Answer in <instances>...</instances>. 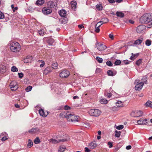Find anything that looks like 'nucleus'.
<instances>
[{
    "mask_svg": "<svg viewBox=\"0 0 152 152\" xmlns=\"http://www.w3.org/2000/svg\"><path fill=\"white\" fill-rule=\"evenodd\" d=\"M69 75V71L67 70H64L62 71L60 73V76L61 78H66L68 77Z\"/></svg>",
    "mask_w": 152,
    "mask_h": 152,
    "instance_id": "9d476101",
    "label": "nucleus"
},
{
    "mask_svg": "<svg viewBox=\"0 0 152 152\" xmlns=\"http://www.w3.org/2000/svg\"><path fill=\"white\" fill-rule=\"evenodd\" d=\"M146 107L152 108V102L149 101H147L145 104Z\"/></svg>",
    "mask_w": 152,
    "mask_h": 152,
    "instance_id": "cd10ccee",
    "label": "nucleus"
},
{
    "mask_svg": "<svg viewBox=\"0 0 152 152\" xmlns=\"http://www.w3.org/2000/svg\"><path fill=\"white\" fill-rule=\"evenodd\" d=\"M10 48L13 52H18L20 50L21 46L18 42H13L10 45Z\"/></svg>",
    "mask_w": 152,
    "mask_h": 152,
    "instance_id": "f03ea898",
    "label": "nucleus"
},
{
    "mask_svg": "<svg viewBox=\"0 0 152 152\" xmlns=\"http://www.w3.org/2000/svg\"><path fill=\"white\" fill-rule=\"evenodd\" d=\"M39 61L42 62V64L40 65V66L41 67H43L44 66V65L45 64V62H44V61H42L41 60H39Z\"/></svg>",
    "mask_w": 152,
    "mask_h": 152,
    "instance_id": "864d4df0",
    "label": "nucleus"
},
{
    "mask_svg": "<svg viewBox=\"0 0 152 152\" xmlns=\"http://www.w3.org/2000/svg\"><path fill=\"white\" fill-rule=\"evenodd\" d=\"M142 59L141 58L139 59L136 62V64L138 66H140L142 62Z\"/></svg>",
    "mask_w": 152,
    "mask_h": 152,
    "instance_id": "58836bf2",
    "label": "nucleus"
},
{
    "mask_svg": "<svg viewBox=\"0 0 152 152\" xmlns=\"http://www.w3.org/2000/svg\"><path fill=\"white\" fill-rule=\"evenodd\" d=\"M96 48L97 49L100 51L104 50L107 48L105 45L98 42L96 44Z\"/></svg>",
    "mask_w": 152,
    "mask_h": 152,
    "instance_id": "0eeeda50",
    "label": "nucleus"
},
{
    "mask_svg": "<svg viewBox=\"0 0 152 152\" xmlns=\"http://www.w3.org/2000/svg\"><path fill=\"white\" fill-rule=\"evenodd\" d=\"M64 108L65 110H69L70 109V108L69 106L66 105L64 106Z\"/></svg>",
    "mask_w": 152,
    "mask_h": 152,
    "instance_id": "680f3d73",
    "label": "nucleus"
},
{
    "mask_svg": "<svg viewBox=\"0 0 152 152\" xmlns=\"http://www.w3.org/2000/svg\"><path fill=\"white\" fill-rule=\"evenodd\" d=\"M78 116L75 115L70 114L69 113L68 116H67V120L68 121L71 122H75L78 121L77 120Z\"/></svg>",
    "mask_w": 152,
    "mask_h": 152,
    "instance_id": "20e7f679",
    "label": "nucleus"
},
{
    "mask_svg": "<svg viewBox=\"0 0 152 152\" xmlns=\"http://www.w3.org/2000/svg\"><path fill=\"white\" fill-rule=\"evenodd\" d=\"M107 144L109 146V147L110 148H111L113 147L112 143V142H108Z\"/></svg>",
    "mask_w": 152,
    "mask_h": 152,
    "instance_id": "bf43d9fd",
    "label": "nucleus"
},
{
    "mask_svg": "<svg viewBox=\"0 0 152 152\" xmlns=\"http://www.w3.org/2000/svg\"><path fill=\"white\" fill-rule=\"evenodd\" d=\"M139 55V53H137L135 54H134L133 53V56L134 58H136Z\"/></svg>",
    "mask_w": 152,
    "mask_h": 152,
    "instance_id": "13d9d810",
    "label": "nucleus"
},
{
    "mask_svg": "<svg viewBox=\"0 0 152 152\" xmlns=\"http://www.w3.org/2000/svg\"><path fill=\"white\" fill-rule=\"evenodd\" d=\"M45 2V0H37L36 1V4L38 6H41Z\"/></svg>",
    "mask_w": 152,
    "mask_h": 152,
    "instance_id": "4be33fe9",
    "label": "nucleus"
},
{
    "mask_svg": "<svg viewBox=\"0 0 152 152\" xmlns=\"http://www.w3.org/2000/svg\"><path fill=\"white\" fill-rule=\"evenodd\" d=\"M121 63V61L119 60H116L114 64L116 65H119Z\"/></svg>",
    "mask_w": 152,
    "mask_h": 152,
    "instance_id": "a18cd8bd",
    "label": "nucleus"
},
{
    "mask_svg": "<svg viewBox=\"0 0 152 152\" xmlns=\"http://www.w3.org/2000/svg\"><path fill=\"white\" fill-rule=\"evenodd\" d=\"M68 112L66 113L65 112H62L60 114V116L62 117H65L67 119V116H68L69 114Z\"/></svg>",
    "mask_w": 152,
    "mask_h": 152,
    "instance_id": "412c9836",
    "label": "nucleus"
},
{
    "mask_svg": "<svg viewBox=\"0 0 152 152\" xmlns=\"http://www.w3.org/2000/svg\"><path fill=\"white\" fill-rule=\"evenodd\" d=\"M11 71L14 72H16L18 71V69L15 66H13L11 68Z\"/></svg>",
    "mask_w": 152,
    "mask_h": 152,
    "instance_id": "4c0bfd02",
    "label": "nucleus"
},
{
    "mask_svg": "<svg viewBox=\"0 0 152 152\" xmlns=\"http://www.w3.org/2000/svg\"><path fill=\"white\" fill-rule=\"evenodd\" d=\"M88 113L90 115L95 117L99 116L101 114V111L97 109H91L90 110Z\"/></svg>",
    "mask_w": 152,
    "mask_h": 152,
    "instance_id": "7ed1b4c3",
    "label": "nucleus"
},
{
    "mask_svg": "<svg viewBox=\"0 0 152 152\" xmlns=\"http://www.w3.org/2000/svg\"><path fill=\"white\" fill-rule=\"evenodd\" d=\"M51 72V70H50V68L47 67L44 70L43 73L44 74L46 75Z\"/></svg>",
    "mask_w": 152,
    "mask_h": 152,
    "instance_id": "393cba45",
    "label": "nucleus"
},
{
    "mask_svg": "<svg viewBox=\"0 0 152 152\" xmlns=\"http://www.w3.org/2000/svg\"><path fill=\"white\" fill-rule=\"evenodd\" d=\"M151 40L149 39L146 40L145 42V45L147 46H149L151 44Z\"/></svg>",
    "mask_w": 152,
    "mask_h": 152,
    "instance_id": "72a5a7b5",
    "label": "nucleus"
},
{
    "mask_svg": "<svg viewBox=\"0 0 152 152\" xmlns=\"http://www.w3.org/2000/svg\"><path fill=\"white\" fill-rule=\"evenodd\" d=\"M7 139V138L6 137H3L1 139V140L2 141H4L5 140H6Z\"/></svg>",
    "mask_w": 152,
    "mask_h": 152,
    "instance_id": "338daca9",
    "label": "nucleus"
},
{
    "mask_svg": "<svg viewBox=\"0 0 152 152\" xmlns=\"http://www.w3.org/2000/svg\"><path fill=\"white\" fill-rule=\"evenodd\" d=\"M33 142L32 140L29 139L28 140V143L27 145V146H28L29 148H31L33 145Z\"/></svg>",
    "mask_w": 152,
    "mask_h": 152,
    "instance_id": "c9c22d12",
    "label": "nucleus"
},
{
    "mask_svg": "<svg viewBox=\"0 0 152 152\" xmlns=\"http://www.w3.org/2000/svg\"><path fill=\"white\" fill-rule=\"evenodd\" d=\"M100 24V25H98V27H100L101 26V25H102V24H103V23H102V22H101V21L98 22L97 24L96 25V26H97V25H98L99 24Z\"/></svg>",
    "mask_w": 152,
    "mask_h": 152,
    "instance_id": "052dcab7",
    "label": "nucleus"
},
{
    "mask_svg": "<svg viewBox=\"0 0 152 152\" xmlns=\"http://www.w3.org/2000/svg\"><path fill=\"white\" fill-rule=\"evenodd\" d=\"M106 64L108 66H112L113 64L110 61H108L106 62Z\"/></svg>",
    "mask_w": 152,
    "mask_h": 152,
    "instance_id": "49530a36",
    "label": "nucleus"
},
{
    "mask_svg": "<svg viewBox=\"0 0 152 152\" xmlns=\"http://www.w3.org/2000/svg\"><path fill=\"white\" fill-rule=\"evenodd\" d=\"M109 37L112 39H113V35L111 34H110L109 35Z\"/></svg>",
    "mask_w": 152,
    "mask_h": 152,
    "instance_id": "774afa93",
    "label": "nucleus"
},
{
    "mask_svg": "<svg viewBox=\"0 0 152 152\" xmlns=\"http://www.w3.org/2000/svg\"><path fill=\"white\" fill-rule=\"evenodd\" d=\"M96 59L99 63H102V62L103 59L102 58H100L99 56H97Z\"/></svg>",
    "mask_w": 152,
    "mask_h": 152,
    "instance_id": "ea45409f",
    "label": "nucleus"
},
{
    "mask_svg": "<svg viewBox=\"0 0 152 152\" xmlns=\"http://www.w3.org/2000/svg\"><path fill=\"white\" fill-rule=\"evenodd\" d=\"M40 142V140L38 137H37L34 140V142L35 144H39Z\"/></svg>",
    "mask_w": 152,
    "mask_h": 152,
    "instance_id": "473e14b6",
    "label": "nucleus"
},
{
    "mask_svg": "<svg viewBox=\"0 0 152 152\" xmlns=\"http://www.w3.org/2000/svg\"><path fill=\"white\" fill-rule=\"evenodd\" d=\"M145 27L144 26L140 25L137 27L136 29V31L137 33H142L145 30Z\"/></svg>",
    "mask_w": 152,
    "mask_h": 152,
    "instance_id": "ddd939ff",
    "label": "nucleus"
},
{
    "mask_svg": "<svg viewBox=\"0 0 152 152\" xmlns=\"http://www.w3.org/2000/svg\"><path fill=\"white\" fill-rule=\"evenodd\" d=\"M116 104L118 107H121L123 106V104L121 101H118L116 102Z\"/></svg>",
    "mask_w": 152,
    "mask_h": 152,
    "instance_id": "a878e982",
    "label": "nucleus"
},
{
    "mask_svg": "<svg viewBox=\"0 0 152 152\" xmlns=\"http://www.w3.org/2000/svg\"><path fill=\"white\" fill-rule=\"evenodd\" d=\"M66 11L64 10H61L59 12L60 15L62 17H65L66 15Z\"/></svg>",
    "mask_w": 152,
    "mask_h": 152,
    "instance_id": "6ab92c4d",
    "label": "nucleus"
},
{
    "mask_svg": "<svg viewBox=\"0 0 152 152\" xmlns=\"http://www.w3.org/2000/svg\"><path fill=\"white\" fill-rule=\"evenodd\" d=\"M32 59V57L31 56H28L26 57V58L24 59L23 61L25 63H29L31 62Z\"/></svg>",
    "mask_w": 152,
    "mask_h": 152,
    "instance_id": "dca6fc26",
    "label": "nucleus"
},
{
    "mask_svg": "<svg viewBox=\"0 0 152 152\" xmlns=\"http://www.w3.org/2000/svg\"><path fill=\"white\" fill-rule=\"evenodd\" d=\"M115 132V137H119L121 135V132L120 131H118L117 130H116Z\"/></svg>",
    "mask_w": 152,
    "mask_h": 152,
    "instance_id": "a19ab883",
    "label": "nucleus"
},
{
    "mask_svg": "<svg viewBox=\"0 0 152 152\" xmlns=\"http://www.w3.org/2000/svg\"><path fill=\"white\" fill-rule=\"evenodd\" d=\"M96 8L99 10H102L103 7L101 4H97L96 5Z\"/></svg>",
    "mask_w": 152,
    "mask_h": 152,
    "instance_id": "f704fd0d",
    "label": "nucleus"
},
{
    "mask_svg": "<svg viewBox=\"0 0 152 152\" xmlns=\"http://www.w3.org/2000/svg\"><path fill=\"white\" fill-rule=\"evenodd\" d=\"M147 78L145 76L143 77L141 79V83H144L147 84Z\"/></svg>",
    "mask_w": 152,
    "mask_h": 152,
    "instance_id": "7c9ffc66",
    "label": "nucleus"
},
{
    "mask_svg": "<svg viewBox=\"0 0 152 152\" xmlns=\"http://www.w3.org/2000/svg\"><path fill=\"white\" fill-rule=\"evenodd\" d=\"M65 149L66 148L64 146H61L59 148L58 152H63L65 151Z\"/></svg>",
    "mask_w": 152,
    "mask_h": 152,
    "instance_id": "bb28decb",
    "label": "nucleus"
},
{
    "mask_svg": "<svg viewBox=\"0 0 152 152\" xmlns=\"http://www.w3.org/2000/svg\"><path fill=\"white\" fill-rule=\"evenodd\" d=\"M10 86L12 91L16 90L18 87L17 83L15 81L12 82L10 84Z\"/></svg>",
    "mask_w": 152,
    "mask_h": 152,
    "instance_id": "6e6552de",
    "label": "nucleus"
},
{
    "mask_svg": "<svg viewBox=\"0 0 152 152\" xmlns=\"http://www.w3.org/2000/svg\"><path fill=\"white\" fill-rule=\"evenodd\" d=\"M124 126L123 125H120L116 127V129L118 130H121L122 129L124 128Z\"/></svg>",
    "mask_w": 152,
    "mask_h": 152,
    "instance_id": "3c124183",
    "label": "nucleus"
},
{
    "mask_svg": "<svg viewBox=\"0 0 152 152\" xmlns=\"http://www.w3.org/2000/svg\"><path fill=\"white\" fill-rule=\"evenodd\" d=\"M66 137L64 138L58 140L55 139H51L50 140V142H52L53 143H57L60 142H63L65 141H67L69 140L70 138L69 136L67 135Z\"/></svg>",
    "mask_w": 152,
    "mask_h": 152,
    "instance_id": "423d86ee",
    "label": "nucleus"
},
{
    "mask_svg": "<svg viewBox=\"0 0 152 152\" xmlns=\"http://www.w3.org/2000/svg\"><path fill=\"white\" fill-rule=\"evenodd\" d=\"M42 12L45 15H48L51 13L52 12V10L48 7H44L42 10Z\"/></svg>",
    "mask_w": 152,
    "mask_h": 152,
    "instance_id": "1a4fd4ad",
    "label": "nucleus"
},
{
    "mask_svg": "<svg viewBox=\"0 0 152 152\" xmlns=\"http://www.w3.org/2000/svg\"><path fill=\"white\" fill-rule=\"evenodd\" d=\"M18 75L20 79L22 78L23 76V74L22 73H18Z\"/></svg>",
    "mask_w": 152,
    "mask_h": 152,
    "instance_id": "5fc2aeb1",
    "label": "nucleus"
},
{
    "mask_svg": "<svg viewBox=\"0 0 152 152\" xmlns=\"http://www.w3.org/2000/svg\"><path fill=\"white\" fill-rule=\"evenodd\" d=\"M100 102L102 104H106L107 102V101L105 99H103L100 100Z\"/></svg>",
    "mask_w": 152,
    "mask_h": 152,
    "instance_id": "79ce46f5",
    "label": "nucleus"
},
{
    "mask_svg": "<svg viewBox=\"0 0 152 152\" xmlns=\"http://www.w3.org/2000/svg\"><path fill=\"white\" fill-rule=\"evenodd\" d=\"M38 33L40 35L43 36L45 34V30L44 29H41L40 31H39Z\"/></svg>",
    "mask_w": 152,
    "mask_h": 152,
    "instance_id": "2f4dec72",
    "label": "nucleus"
},
{
    "mask_svg": "<svg viewBox=\"0 0 152 152\" xmlns=\"http://www.w3.org/2000/svg\"><path fill=\"white\" fill-rule=\"evenodd\" d=\"M11 7L12 9V10L14 12H15V10H17L18 9V7H14V6L13 4H12L11 5Z\"/></svg>",
    "mask_w": 152,
    "mask_h": 152,
    "instance_id": "09e8293b",
    "label": "nucleus"
},
{
    "mask_svg": "<svg viewBox=\"0 0 152 152\" xmlns=\"http://www.w3.org/2000/svg\"><path fill=\"white\" fill-rule=\"evenodd\" d=\"M32 88V87L31 86H28L27 87L26 89L25 90L27 92H29L31 91Z\"/></svg>",
    "mask_w": 152,
    "mask_h": 152,
    "instance_id": "de8ad7c7",
    "label": "nucleus"
},
{
    "mask_svg": "<svg viewBox=\"0 0 152 152\" xmlns=\"http://www.w3.org/2000/svg\"><path fill=\"white\" fill-rule=\"evenodd\" d=\"M143 40V38L142 37L134 41V44L136 45H139L142 43Z\"/></svg>",
    "mask_w": 152,
    "mask_h": 152,
    "instance_id": "aec40b11",
    "label": "nucleus"
},
{
    "mask_svg": "<svg viewBox=\"0 0 152 152\" xmlns=\"http://www.w3.org/2000/svg\"><path fill=\"white\" fill-rule=\"evenodd\" d=\"M143 113L142 111L137 110L133 111L131 113V115L134 117H139L142 116Z\"/></svg>",
    "mask_w": 152,
    "mask_h": 152,
    "instance_id": "39448f33",
    "label": "nucleus"
},
{
    "mask_svg": "<svg viewBox=\"0 0 152 152\" xmlns=\"http://www.w3.org/2000/svg\"><path fill=\"white\" fill-rule=\"evenodd\" d=\"M54 41V39L51 38H50L48 40L47 42L50 45H52Z\"/></svg>",
    "mask_w": 152,
    "mask_h": 152,
    "instance_id": "c756f323",
    "label": "nucleus"
},
{
    "mask_svg": "<svg viewBox=\"0 0 152 152\" xmlns=\"http://www.w3.org/2000/svg\"><path fill=\"white\" fill-rule=\"evenodd\" d=\"M101 71V69L99 68H97L96 70V73H99Z\"/></svg>",
    "mask_w": 152,
    "mask_h": 152,
    "instance_id": "4d7b16f0",
    "label": "nucleus"
},
{
    "mask_svg": "<svg viewBox=\"0 0 152 152\" xmlns=\"http://www.w3.org/2000/svg\"><path fill=\"white\" fill-rule=\"evenodd\" d=\"M140 21L142 23L148 24L147 26V28L152 27V14L148 13L144 14L140 18Z\"/></svg>",
    "mask_w": 152,
    "mask_h": 152,
    "instance_id": "f257e3e1",
    "label": "nucleus"
},
{
    "mask_svg": "<svg viewBox=\"0 0 152 152\" xmlns=\"http://www.w3.org/2000/svg\"><path fill=\"white\" fill-rule=\"evenodd\" d=\"M77 2L76 1H72L71 2V7L73 10H75L76 7Z\"/></svg>",
    "mask_w": 152,
    "mask_h": 152,
    "instance_id": "a211bd4d",
    "label": "nucleus"
},
{
    "mask_svg": "<svg viewBox=\"0 0 152 152\" xmlns=\"http://www.w3.org/2000/svg\"><path fill=\"white\" fill-rule=\"evenodd\" d=\"M124 63L126 64H129V62L127 60H125L123 61Z\"/></svg>",
    "mask_w": 152,
    "mask_h": 152,
    "instance_id": "0e129e2a",
    "label": "nucleus"
},
{
    "mask_svg": "<svg viewBox=\"0 0 152 152\" xmlns=\"http://www.w3.org/2000/svg\"><path fill=\"white\" fill-rule=\"evenodd\" d=\"M39 132V129L38 128H32L28 131V132L31 134H38Z\"/></svg>",
    "mask_w": 152,
    "mask_h": 152,
    "instance_id": "f8f14e48",
    "label": "nucleus"
},
{
    "mask_svg": "<svg viewBox=\"0 0 152 152\" xmlns=\"http://www.w3.org/2000/svg\"><path fill=\"white\" fill-rule=\"evenodd\" d=\"M148 121L147 119H144L141 118L140 120L137 121V123L139 125H146L148 122Z\"/></svg>",
    "mask_w": 152,
    "mask_h": 152,
    "instance_id": "9b49d317",
    "label": "nucleus"
},
{
    "mask_svg": "<svg viewBox=\"0 0 152 152\" xmlns=\"http://www.w3.org/2000/svg\"><path fill=\"white\" fill-rule=\"evenodd\" d=\"M85 149L86 152H90L91 151V150L87 147H86Z\"/></svg>",
    "mask_w": 152,
    "mask_h": 152,
    "instance_id": "e2e57ef3",
    "label": "nucleus"
},
{
    "mask_svg": "<svg viewBox=\"0 0 152 152\" xmlns=\"http://www.w3.org/2000/svg\"><path fill=\"white\" fill-rule=\"evenodd\" d=\"M39 113L40 115L42 116L46 117L47 116V115L45 114L44 110L42 109L39 110Z\"/></svg>",
    "mask_w": 152,
    "mask_h": 152,
    "instance_id": "c85d7f7f",
    "label": "nucleus"
},
{
    "mask_svg": "<svg viewBox=\"0 0 152 152\" xmlns=\"http://www.w3.org/2000/svg\"><path fill=\"white\" fill-rule=\"evenodd\" d=\"M107 73L109 76H113L115 75L111 70H108L107 72Z\"/></svg>",
    "mask_w": 152,
    "mask_h": 152,
    "instance_id": "e433bc0d",
    "label": "nucleus"
},
{
    "mask_svg": "<svg viewBox=\"0 0 152 152\" xmlns=\"http://www.w3.org/2000/svg\"><path fill=\"white\" fill-rule=\"evenodd\" d=\"M116 15L117 16L120 18H123L124 16V14L121 12L117 11L116 12Z\"/></svg>",
    "mask_w": 152,
    "mask_h": 152,
    "instance_id": "5701e85b",
    "label": "nucleus"
},
{
    "mask_svg": "<svg viewBox=\"0 0 152 152\" xmlns=\"http://www.w3.org/2000/svg\"><path fill=\"white\" fill-rule=\"evenodd\" d=\"M108 1L110 3H114L115 2V0H108Z\"/></svg>",
    "mask_w": 152,
    "mask_h": 152,
    "instance_id": "69168bd1",
    "label": "nucleus"
},
{
    "mask_svg": "<svg viewBox=\"0 0 152 152\" xmlns=\"http://www.w3.org/2000/svg\"><path fill=\"white\" fill-rule=\"evenodd\" d=\"M100 27H98V26H95V31L97 32V33H98L99 32V31H100V29L99 28Z\"/></svg>",
    "mask_w": 152,
    "mask_h": 152,
    "instance_id": "603ef678",
    "label": "nucleus"
},
{
    "mask_svg": "<svg viewBox=\"0 0 152 152\" xmlns=\"http://www.w3.org/2000/svg\"><path fill=\"white\" fill-rule=\"evenodd\" d=\"M108 20L107 18H104L102 19L101 22H103L104 23H106L108 22Z\"/></svg>",
    "mask_w": 152,
    "mask_h": 152,
    "instance_id": "37998d69",
    "label": "nucleus"
},
{
    "mask_svg": "<svg viewBox=\"0 0 152 152\" xmlns=\"http://www.w3.org/2000/svg\"><path fill=\"white\" fill-rule=\"evenodd\" d=\"M4 14L0 11V19H3L4 18Z\"/></svg>",
    "mask_w": 152,
    "mask_h": 152,
    "instance_id": "6e6d98bb",
    "label": "nucleus"
},
{
    "mask_svg": "<svg viewBox=\"0 0 152 152\" xmlns=\"http://www.w3.org/2000/svg\"><path fill=\"white\" fill-rule=\"evenodd\" d=\"M57 4L55 1H50L47 2V5L48 7L50 8H54L56 6Z\"/></svg>",
    "mask_w": 152,
    "mask_h": 152,
    "instance_id": "4468645a",
    "label": "nucleus"
},
{
    "mask_svg": "<svg viewBox=\"0 0 152 152\" xmlns=\"http://www.w3.org/2000/svg\"><path fill=\"white\" fill-rule=\"evenodd\" d=\"M58 64L57 63H54L52 65V68L54 69L57 68Z\"/></svg>",
    "mask_w": 152,
    "mask_h": 152,
    "instance_id": "c03bdc74",
    "label": "nucleus"
},
{
    "mask_svg": "<svg viewBox=\"0 0 152 152\" xmlns=\"http://www.w3.org/2000/svg\"><path fill=\"white\" fill-rule=\"evenodd\" d=\"M67 18L66 17H62L59 19V21L61 24H65L67 23Z\"/></svg>",
    "mask_w": 152,
    "mask_h": 152,
    "instance_id": "f3484780",
    "label": "nucleus"
},
{
    "mask_svg": "<svg viewBox=\"0 0 152 152\" xmlns=\"http://www.w3.org/2000/svg\"><path fill=\"white\" fill-rule=\"evenodd\" d=\"M143 85L144 83H143L140 82L138 83V82H137V84L135 87V89L136 90L139 91L142 89Z\"/></svg>",
    "mask_w": 152,
    "mask_h": 152,
    "instance_id": "2eb2a0df",
    "label": "nucleus"
},
{
    "mask_svg": "<svg viewBox=\"0 0 152 152\" xmlns=\"http://www.w3.org/2000/svg\"><path fill=\"white\" fill-rule=\"evenodd\" d=\"M104 95L106 96H107L108 98H110L112 96V94L110 93H108L107 94L105 93Z\"/></svg>",
    "mask_w": 152,
    "mask_h": 152,
    "instance_id": "8fccbe9b",
    "label": "nucleus"
},
{
    "mask_svg": "<svg viewBox=\"0 0 152 152\" xmlns=\"http://www.w3.org/2000/svg\"><path fill=\"white\" fill-rule=\"evenodd\" d=\"M89 145L91 149H94L97 146V144L96 142H92L89 144Z\"/></svg>",
    "mask_w": 152,
    "mask_h": 152,
    "instance_id": "b1692460",
    "label": "nucleus"
}]
</instances>
